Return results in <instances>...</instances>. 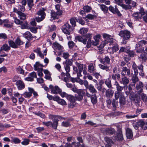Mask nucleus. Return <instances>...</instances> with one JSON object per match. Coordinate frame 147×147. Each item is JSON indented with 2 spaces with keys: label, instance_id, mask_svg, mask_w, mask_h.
<instances>
[{
  "label": "nucleus",
  "instance_id": "3",
  "mask_svg": "<svg viewBox=\"0 0 147 147\" xmlns=\"http://www.w3.org/2000/svg\"><path fill=\"white\" fill-rule=\"evenodd\" d=\"M74 29L68 23H66L63 26L62 30L65 34L69 35L72 33Z\"/></svg>",
  "mask_w": 147,
  "mask_h": 147
},
{
  "label": "nucleus",
  "instance_id": "9",
  "mask_svg": "<svg viewBox=\"0 0 147 147\" xmlns=\"http://www.w3.org/2000/svg\"><path fill=\"white\" fill-rule=\"evenodd\" d=\"M119 82L125 86H127L129 82V79L125 76H121V78L119 80Z\"/></svg>",
  "mask_w": 147,
  "mask_h": 147
},
{
  "label": "nucleus",
  "instance_id": "19",
  "mask_svg": "<svg viewBox=\"0 0 147 147\" xmlns=\"http://www.w3.org/2000/svg\"><path fill=\"white\" fill-rule=\"evenodd\" d=\"M104 89L106 90L105 94L106 97L107 98H111L113 96L114 91L110 89H108L107 90L105 88Z\"/></svg>",
  "mask_w": 147,
  "mask_h": 147
},
{
  "label": "nucleus",
  "instance_id": "44",
  "mask_svg": "<svg viewBox=\"0 0 147 147\" xmlns=\"http://www.w3.org/2000/svg\"><path fill=\"white\" fill-rule=\"evenodd\" d=\"M16 71L17 72L20 74H24V70L21 68L20 66L18 67H17L16 69Z\"/></svg>",
  "mask_w": 147,
  "mask_h": 147
},
{
  "label": "nucleus",
  "instance_id": "59",
  "mask_svg": "<svg viewBox=\"0 0 147 147\" xmlns=\"http://www.w3.org/2000/svg\"><path fill=\"white\" fill-rule=\"evenodd\" d=\"M29 90L30 91H31V92L32 94V93L33 94L34 96L36 97L38 96L37 92L35 91L33 88H29Z\"/></svg>",
  "mask_w": 147,
  "mask_h": 147
},
{
  "label": "nucleus",
  "instance_id": "53",
  "mask_svg": "<svg viewBox=\"0 0 147 147\" xmlns=\"http://www.w3.org/2000/svg\"><path fill=\"white\" fill-rule=\"evenodd\" d=\"M76 93H77L78 95L81 96L83 97L85 94L84 90L82 89H78Z\"/></svg>",
  "mask_w": 147,
  "mask_h": 147
},
{
  "label": "nucleus",
  "instance_id": "52",
  "mask_svg": "<svg viewBox=\"0 0 147 147\" xmlns=\"http://www.w3.org/2000/svg\"><path fill=\"white\" fill-rule=\"evenodd\" d=\"M23 95L25 98H30L32 95L31 91L25 92L23 94Z\"/></svg>",
  "mask_w": 147,
  "mask_h": 147
},
{
  "label": "nucleus",
  "instance_id": "51",
  "mask_svg": "<svg viewBox=\"0 0 147 147\" xmlns=\"http://www.w3.org/2000/svg\"><path fill=\"white\" fill-rule=\"evenodd\" d=\"M30 140L28 139H24L23 141L21 142V144L24 145H27L29 144Z\"/></svg>",
  "mask_w": 147,
  "mask_h": 147
},
{
  "label": "nucleus",
  "instance_id": "37",
  "mask_svg": "<svg viewBox=\"0 0 147 147\" xmlns=\"http://www.w3.org/2000/svg\"><path fill=\"white\" fill-rule=\"evenodd\" d=\"M11 142L15 144H18L20 143L21 140L18 138L16 137H12Z\"/></svg>",
  "mask_w": 147,
  "mask_h": 147
},
{
  "label": "nucleus",
  "instance_id": "55",
  "mask_svg": "<svg viewBox=\"0 0 147 147\" xmlns=\"http://www.w3.org/2000/svg\"><path fill=\"white\" fill-rule=\"evenodd\" d=\"M42 123L43 125H45L48 127L51 126V125L52 124V122L51 121H48L46 122H43Z\"/></svg>",
  "mask_w": 147,
  "mask_h": 147
},
{
  "label": "nucleus",
  "instance_id": "58",
  "mask_svg": "<svg viewBox=\"0 0 147 147\" xmlns=\"http://www.w3.org/2000/svg\"><path fill=\"white\" fill-rule=\"evenodd\" d=\"M128 55L130 57H132L134 56V52L133 51H129L126 52Z\"/></svg>",
  "mask_w": 147,
  "mask_h": 147
},
{
  "label": "nucleus",
  "instance_id": "40",
  "mask_svg": "<svg viewBox=\"0 0 147 147\" xmlns=\"http://www.w3.org/2000/svg\"><path fill=\"white\" fill-rule=\"evenodd\" d=\"M75 63L76 65L78 67L79 71H83V65L77 62H76Z\"/></svg>",
  "mask_w": 147,
  "mask_h": 147
},
{
  "label": "nucleus",
  "instance_id": "32",
  "mask_svg": "<svg viewBox=\"0 0 147 147\" xmlns=\"http://www.w3.org/2000/svg\"><path fill=\"white\" fill-rule=\"evenodd\" d=\"M139 126L141 127L142 129H146L147 126V122L144 121H141L139 123Z\"/></svg>",
  "mask_w": 147,
  "mask_h": 147
},
{
  "label": "nucleus",
  "instance_id": "24",
  "mask_svg": "<svg viewBox=\"0 0 147 147\" xmlns=\"http://www.w3.org/2000/svg\"><path fill=\"white\" fill-rule=\"evenodd\" d=\"M87 89H88L90 92L92 94H94L97 92V90L92 84H90Z\"/></svg>",
  "mask_w": 147,
  "mask_h": 147
},
{
  "label": "nucleus",
  "instance_id": "5",
  "mask_svg": "<svg viewBox=\"0 0 147 147\" xmlns=\"http://www.w3.org/2000/svg\"><path fill=\"white\" fill-rule=\"evenodd\" d=\"M145 13L144 9L141 7L139 12H135L133 14V17L135 20H139L141 19Z\"/></svg>",
  "mask_w": 147,
  "mask_h": 147
},
{
  "label": "nucleus",
  "instance_id": "1",
  "mask_svg": "<svg viewBox=\"0 0 147 147\" xmlns=\"http://www.w3.org/2000/svg\"><path fill=\"white\" fill-rule=\"evenodd\" d=\"M100 38L94 37L93 40L92 41L90 37H75V39L82 42L84 44L87 43V47L89 48L91 45L96 46L98 45Z\"/></svg>",
  "mask_w": 147,
  "mask_h": 147
},
{
  "label": "nucleus",
  "instance_id": "43",
  "mask_svg": "<svg viewBox=\"0 0 147 147\" xmlns=\"http://www.w3.org/2000/svg\"><path fill=\"white\" fill-rule=\"evenodd\" d=\"M131 86V85H129L128 87V90L126 91L125 92L126 94L127 95H129L130 94H132L133 93H134L132 91V88Z\"/></svg>",
  "mask_w": 147,
  "mask_h": 147
},
{
  "label": "nucleus",
  "instance_id": "14",
  "mask_svg": "<svg viewBox=\"0 0 147 147\" xmlns=\"http://www.w3.org/2000/svg\"><path fill=\"white\" fill-rule=\"evenodd\" d=\"M16 84L18 89L19 90L23 89L25 87L24 82L21 80L17 81L16 82Z\"/></svg>",
  "mask_w": 147,
  "mask_h": 147
},
{
  "label": "nucleus",
  "instance_id": "21",
  "mask_svg": "<svg viewBox=\"0 0 147 147\" xmlns=\"http://www.w3.org/2000/svg\"><path fill=\"white\" fill-rule=\"evenodd\" d=\"M130 32L127 30L121 31L119 33V35L121 36V37H122V36H123V37H125L127 36H129V37H130Z\"/></svg>",
  "mask_w": 147,
  "mask_h": 147
},
{
  "label": "nucleus",
  "instance_id": "7",
  "mask_svg": "<svg viewBox=\"0 0 147 147\" xmlns=\"http://www.w3.org/2000/svg\"><path fill=\"white\" fill-rule=\"evenodd\" d=\"M129 96L131 101L137 103L140 102V96L138 94L133 93Z\"/></svg>",
  "mask_w": 147,
  "mask_h": 147
},
{
  "label": "nucleus",
  "instance_id": "4",
  "mask_svg": "<svg viewBox=\"0 0 147 147\" xmlns=\"http://www.w3.org/2000/svg\"><path fill=\"white\" fill-rule=\"evenodd\" d=\"M100 131L103 134L109 136L114 134L116 132L115 129L111 127L102 128L100 129Z\"/></svg>",
  "mask_w": 147,
  "mask_h": 147
},
{
  "label": "nucleus",
  "instance_id": "16",
  "mask_svg": "<svg viewBox=\"0 0 147 147\" xmlns=\"http://www.w3.org/2000/svg\"><path fill=\"white\" fill-rule=\"evenodd\" d=\"M62 13V11H59L57 12L54 11H52L51 13V17L53 19H58L59 16L61 15Z\"/></svg>",
  "mask_w": 147,
  "mask_h": 147
},
{
  "label": "nucleus",
  "instance_id": "20",
  "mask_svg": "<svg viewBox=\"0 0 147 147\" xmlns=\"http://www.w3.org/2000/svg\"><path fill=\"white\" fill-rule=\"evenodd\" d=\"M126 135L127 139H131L133 136L131 130L129 128H127L126 130Z\"/></svg>",
  "mask_w": 147,
  "mask_h": 147
},
{
  "label": "nucleus",
  "instance_id": "26",
  "mask_svg": "<svg viewBox=\"0 0 147 147\" xmlns=\"http://www.w3.org/2000/svg\"><path fill=\"white\" fill-rule=\"evenodd\" d=\"M49 118L50 119H54L55 120V119H64V118L59 115H53L52 114H49Z\"/></svg>",
  "mask_w": 147,
  "mask_h": 147
},
{
  "label": "nucleus",
  "instance_id": "38",
  "mask_svg": "<svg viewBox=\"0 0 147 147\" xmlns=\"http://www.w3.org/2000/svg\"><path fill=\"white\" fill-rule=\"evenodd\" d=\"M98 66L101 69L105 70L107 71H108L109 70V67L107 65L99 64L98 65Z\"/></svg>",
  "mask_w": 147,
  "mask_h": 147
},
{
  "label": "nucleus",
  "instance_id": "56",
  "mask_svg": "<svg viewBox=\"0 0 147 147\" xmlns=\"http://www.w3.org/2000/svg\"><path fill=\"white\" fill-rule=\"evenodd\" d=\"M61 124L62 126L65 127H67L71 126V124L68 121L63 122Z\"/></svg>",
  "mask_w": 147,
  "mask_h": 147
},
{
  "label": "nucleus",
  "instance_id": "30",
  "mask_svg": "<svg viewBox=\"0 0 147 147\" xmlns=\"http://www.w3.org/2000/svg\"><path fill=\"white\" fill-rule=\"evenodd\" d=\"M98 5L100 6V9L102 10L105 13H107L108 12V7L104 5Z\"/></svg>",
  "mask_w": 147,
  "mask_h": 147
},
{
  "label": "nucleus",
  "instance_id": "11",
  "mask_svg": "<svg viewBox=\"0 0 147 147\" xmlns=\"http://www.w3.org/2000/svg\"><path fill=\"white\" fill-rule=\"evenodd\" d=\"M144 84L141 82H139L136 85V91L138 94L143 93Z\"/></svg>",
  "mask_w": 147,
  "mask_h": 147
},
{
  "label": "nucleus",
  "instance_id": "34",
  "mask_svg": "<svg viewBox=\"0 0 147 147\" xmlns=\"http://www.w3.org/2000/svg\"><path fill=\"white\" fill-rule=\"evenodd\" d=\"M118 101L116 100L113 99L111 105H112V107L113 108V110H115L116 107L118 106Z\"/></svg>",
  "mask_w": 147,
  "mask_h": 147
},
{
  "label": "nucleus",
  "instance_id": "2",
  "mask_svg": "<svg viewBox=\"0 0 147 147\" xmlns=\"http://www.w3.org/2000/svg\"><path fill=\"white\" fill-rule=\"evenodd\" d=\"M24 42L22 41L19 37H17L14 42L12 40L8 41V43L10 47L14 49L18 48L19 46L23 45Z\"/></svg>",
  "mask_w": 147,
  "mask_h": 147
},
{
  "label": "nucleus",
  "instance_id": "49",
  "mask_svg": "<svg viewBox=\"0 0 147 147\" xmlns=\"http://www.w3.org/2000/svg\"><path fill=\"white\" fill-rule=\"evenodd\" d=\"M28 5L30 8L29 10H31L32 7L33 6V0H27Z\"/></svg>",
  "mask_w": 147,
  "mask_h": 147
},
{
  "label": "nucleus",
  "instance_id": "63",
  "mask_svg": "<svg viewBox=\"0 0 147 147\" xmlns=\"http://www.w3.org/2000/svg\"><path fill=\"white\" fill-rule=\"evenodd\" d=\"M29 76L32 78L33 79L34 78H36L37 76L36 74V72L34 71L30 73L29 75Z\"/></svg>",
  "mask_w": 147,
  "mask_h": 147
},
{
  "label": "nucleus",
  "instance_id": "31",
  "mask_svg": "<svg viewBox=\"0 0 147 147\" xmlns=\"http://www.w3.org/2000/svg\"><path fill=\"white\" fill-rule=\"evenodd\" d=\"M10 49V47L7 44L3 45L1 47L0 49V51L4 50L6 51H7Z\"/></svg>",
  "mask_w": 147,
  "mask_h": 147
},
{
  "label": "nucleus",
  "instance_id": "18",
  "mask_svg": "<svg viewBox=\"0 0 147 147\" xmlns=\"http://www.w3.org/2000/svg\"><path fill=\"white\" fill-rule=\"evenodd\" d=\"M44 66L42 64H40L39 62H36L34 65V69L35 71H38L42 70V67Z\"/></svg>",
  "mask_w": 147,
  "mask_h": 147
},
{
  "label": "nucleus",
  "instance_id": "60",
  "mask_svg": "<svg viewBox=\"0 0 147 147\" xmlns=\"http://www.w3.org/2000/svg\"><path fill=\"white\" fill-rule=\"evenodd\" d=\"M4 24H3V26L4 27H7V28H11L12 27V25L10 24H7L5 23H7L8 22V21L7 20H5L4 21Z\"/></svg>",
  "mask_w": 147,
  "mask_h": 147
},
{
  "label": "nucleus",
  "instance_id": "35",
  "mask_svg": "<svg viewBox=\"0 0 147 147\" xmlns=\"http://www.w3.org/2000/svg\"><path fill=\"white\" fill-rule=\"evenodd\" d=\"M147 55L144 53H142L140 56L139 58L142 60V62H146L147 59Z\"/></svg>",
  "mask_w": 147,
  "mask_h": 147
},
{
  "label": "nucleus",
  "instance_id": "57",
  "mask_svg": "<svg viewBox=\"0 0 147 147\" xmlns=\"http://www.w3.org/2000/svg\"><path fill=\"white\" fill-rule=\"evenodd\" d=\"M58 104L61 105H66L67 103L63 99L60 98L58 102Z\"/></svg>",
  "mask_w": 147,
  "mask_h": 147
},
{
  "label": "nucleus",
  "instance_id": "41",
  "mask_svg": "<svg viewBox=\"0 0 147 147\" xmlns=\"http://www.w3.org/2000/svg\"><path fill=\"white\" fill-rule=\"evenodd\" d=\"M72 147H84V145H80L79 142H73L72 143Z\"/></svg>",
  "mask_w": 147,
  "mask_h": 147
},
{
  "label": "nucleus",
  "instance_id": "23",
  "mask_svg": "<svg viewBox=\"0 0 147 147\" xmlns=\"http://www.w3.org/2000/svg\"><path fill=\"white\" fill-rule=\"evenodd\" d=\"M88 70L89 72L90 73H94L96 71V68L93 65V63H90L88 66Z\"/></svg>",
  "mask_w": 147,
  "mask_h": 147
},
{
  "label": "nucleus",
  "instance_id": "15",
  "mask_svg": "<svg viewBox=\"0 0 147 147\" xmlns=\"http://www.w3.org/2000/svg\"><path fill=\"white\" fill-rule=\"evenodd\" d=\"M115 40L112 37L110 38V37H107V38L103 42V45L104 46L106 45L109 44V45H114L113 44L114 42V40Z\"/></svg>",
  "mask_w": 147,
  "mask_h": 147
},
{
  "label": "nucleus",
  "instance_id": "25",
  "mask_svg": "<svg viewBox=\"0 0 147 147\" xmlns=\"http://www.w3.org/2000/svg\"><path fill=\"white\" fill-rule=\"evenodd\" d=\"M59 121V119H55V120H54L53 121V123H52L51 127L55 130L57 129V127L58 125Z\"/></svg>",
  "mask_w": 147,
  "mask_h": 147
},
{
  "label": "nucleus",
  "instance_id": "10",
  "mask_svg": "<svg viewBox=\"0 0 147 147\" xmlns=\"http://www.w3.org/2000/svg\"><path fill=\"white\" fill-rule=\"evenodd\" d=\"M49 88L51 90V92L52 93L56 94H59L61 92V90L57 86H55V87L51 85L49 86Z\"/></svg>",
  "mask_w": 147,
  "mask_h": 147
},
{
  "label": "nucleus",
  "instance_id": "64",
  "mask_svg": "<svg viewBox=\"0 0 147 147\" xmlns=\"http://www.w3.org/2000/svg\"><path fill=\"white\" fill-rule=\"evenodd\" d=\"M14 22L17 24H22L23 23L22 21H20L19 19H17L16 18H14Z\"/></svg>",
  "mask_w": 147,
  "mask_h": 147
},
{
  "label": "nucleus",
  "instance_id": "36",
  "mask_svg": "<svg viewBox=\"0 0 147 147\" xmlns=\"http://www.w3.org/2000/svg\"><path fill=\"white\" fill-rule=\"evenodd\" d=\"M136 50L137 53H140L142 52V51L144 50V48H142V46L140 45L139 44H137L136 45Z\"/></svg>",
  "mask_w": 147,
  "mask_h": 147
},
{
  "label": "nucleus",
  "instance_id": "61",
  "mask_svg": "<svg viewBox=\"0 0 147 147\" xmlns=\"http://www.w3.org/2000/svg\"><path fill=\"white\" fill-rule=\"evenodd\" d=\"M70 55L67 52H65L63 53V57L65 59H67L69 57Z\"/></svg>",
  "mask_w": 147,
  "mask_h": 147
},
{
  "label": "nucleus",
  "instance_id": "50",
  "mask_svg": "<svg viewBox=\"0 0 147 147\" xmlns=\"http://www.w3.org/2000/svg\"><path fill=\"white\" fill-rule=\"evenodd\" d=\"M53 45L55 49L58 50H60L62 49V46L57 43L55 42L53 44Z\"/></svg>",
  "mask_w": 147,
  "mask_h": 147
},
{
  "label": "nucleus",
  "instance_id": "8",
  "mask_svg": "<svg viewBox=\"0 0 147 147\" xmlns=\"http://www.w3.org/2000/svg\"><path fill=\"white\" fill-rule=\"evenodd\" d=\"M109 10L113 13L117 14L119 16L122 15L117 8V6L116 5L114 7L111 5L109 7Z\"/></svg>",
  "mask_w": 147,
  "mask_h": 147
},
{
  "label": "nucleus",
  "instance_id": "29",
  "mask_svg": "<svg viewBox=\"0 0 147 147\" xmlns=\"http://www.w3.org/2000/svg\"><path fill=\"white\" fill-rule=\"evenodd\" d=\"M105 83L109 88H112L111 81L109 78L105 79Z\"/></svg>",
  "mask_w": 147,
  "mask_h": 147
},
{
  "label": "nucleus",
  "instance_id": "62",
  "mask_svg": "<svg viewBox=\"0 0 147 147\" xmlns=\"http://www.w3.org/2000/svg\"><path fill=\"white\" fill-rule=\"evenodd\" d=\"M91 7L87 5L84 7L83 9L85 11L88 12L90 11L91 9Z\"/></svg>",
  "mask_w": 147,
  "mask_h": 147
},
{
  "label": "nucleus",
  "instance_id": "13",
  "mask_svg": "<svg viewBox=\"0 0 147 147\" xmlns=\"http://www.w3.org/2000/svg\"><path fill=\"white\" fill-rule=\"evenodd\" d=\"M13 11L16 13L19 16V17L20 20H24L26 19V15L21 11H19L17 10V9L14 8H13Z\"/></svg>",
  "mask_w": 147,
  "mask_h": 147
},
{
  "label": "nucleus",
  "instance_id": "12",
  "mask_svg": "<svg viewBox=\"0 0 147 147\" xmlns=\"http://www.w3.org/2000/svg\"><path fill=\"white\" fill-rule=\"evenodd\" d=\"M121 74L123 76H125L126 75L129 77L131 76L130 69L126 67H123Z\"/></svg>",
  "mask_w": 147,
  "mask_h": 147
},
{
  "label": "nucleus",
  "instance_id": "54",
  "mask_svg": "<svg viewBox=\"0 0 147 147\" xmlns=\"http://www.w3.org/2000/svg\"><path fill=\"white\" fill-rule=\"evenodd\" d=\"M131 80L132 82H138L139 80L137 75H133L132 76Z\"/></svg>",
  "mask_w": 147,
  "mask_h": 147
},
{
  "label": "nucleus",
  "instance_id": "6",
  "mask_svg": "<svg viewBox=\"0 0 147 147\" xmlns=\"http://www.w3.org/2000/svg\"><path fill=\"white\" fill-rule=\"evenodd\" d=\"M38 15L39 16L36 17L35 18L36 21L37 22H40L42 21L45 18V14L44 11L42 10H40L37 13Z\"/></svg>",
  "mask_w": 147,
  "mask_h": 147
},
{
  "label": "nucleus",
  "instance_id": "17",
  "mask_svg": "<svg viewBox=\"0 0 147 147\" xmlns=\"http://www.w3.org/2000/svg\"><path fill=\"white\" fill-rule=\"evenodd\" d=\"M100 62L102 64H104L106 63L107 64L110 63V59L108 56H106L104 58H100L99 59Z\"/></svg>",
  "mask_w": 147,
  "mask_h": 147
},
{
  "label": "nucleus",
  "instance_id": "27",
  "mask_svg": "<svg viewBox=\"0 0 147 147\" xmlns=\"http://www.w3.org/2000/svg\"><path fill=\"white\" fill-rule=\"evenodd\" d=\"M137 68L140 71V72H139V75L142 76H143L144 75V74L143 72V65L142 64H141L137 66Z\"/></svg>",
  "mask_w": 147,
  "mask_h": 147
},
{
  "label": "nucleus",
  "instance_id": "48",
  "mask_svg": "<svg viewBox=\"0 0 147 147\" xmlns=\"http://www.w3.org/2000/svg\"><path fill=\"white\" fill-rule=\"evenodd\" d=\"M106 100L107 105L109 108H111L112 107L111 105L112 104V100L111 98H108Z\"/></svg>",
  "mask_w": 147,
  "mask_h": 147
},
{
  "label": "nucleus",
  "instance_id": "47",
  "mask_svg": "<svg viewBox=\"0 0 147 147\" xmlns=\"http://www.w3.org/2000/svg\"><path fill=\"white\" fill-rule=\"evenodd\" d=\"M88 30L87 28H81L79 31V33L81 34H84L87 32Z\"/></svg>",
  "mask_w": 147,
  "mask_h": 147
},
{
  "label": "nucleus",
  "instance_id": "33",
  "mask_svg": "<svg viewBox=\"0 0 147 147\" xmlns=\"http://www.w3.org/2000/svg\"><path fill=\"white\" fill-rule=\"evenodd\" d=\"M111 78L113 80L115 81H116L117 78L119 80L120 78V75L118 73L113 74L111 75Z\"/></svg>",
  "mask_w": 147,
  "mask_h": 147
},
{
  "label": "nucleus",
  "instance_id": "28",
  "mask_svg": "<svg viewBox=\"0 0 147 147\" xmlns=\"http://www.w3.org/2000/svg\"><path fill=\"white\" fill-rule=\"evenodd\" d=\"M91 100L92 103L93 105L96 104L97 102V98L95 94H94L91 95Z\"/></svg>",
  "mask_w": 147,
  "mask_h": 147
},
{
  "label": "nucleus",
  "instance_id": "39",
  "mask_svg": "<svg viewBox=\"0 0 147 147\" xmlns=\"http://www.w3.org/2000/svg\"><path fill=\"white\" fill-rule=\"evenodd\" d=\"M70 102H76V97L75 96H73L71 95H69L67 97V98Z\"/></svg>",
  "mask_w": 147,
  "mask_h": 147
},
{
  "label": "nucleus",
  "instance_id": "42",
  "mask_svg": "<svg viewBox=\"0 0 147 147\" xmlns=\"http://www.w3.org/2000/svg\"><path fill=\"white\" fill-rule=\"evenodd\" d=\"M64 65L71 66L72 64V63L71 60L70 59H66L65 61L63 62Z\"/></svg>",
  "mask_w": 147,
  "mask_h": 147
},
{
  "label": "nucleus",
  "instance_id": "45",
  "mask_svg": "<svg viewBox=\"0 0 147 147\" xmlns=\"http://www.w3.org/2000/svg\"><path fill=\"white\" fill-rule=\"evenodd\" d=\"M140 96H141L142 97V99L143 100V101L145 102L146 103H147V97L146 95L144 93H142L141 94H139Z\"/></svg>",
  "mask_w": 147,
  "mask_h": 147
},
{
  "label": "nucleus",
  "instance_id": "22",
  "mask_svg": "<svg viewBox=\"0 0 147 147\" xmlns=\"http://www.w3.org/2000/svg\"><path fill=\"white\" fill-rule=\"evenodd\" d=\"M114 85L116 86L117 92H121L123 90V88L125 87L124 86H120L117 81H115Z\"/></svg>",
  "mask_w": 147,
  "mask_h": 147
},
{
  "label": "nucleus",
  "instance_id": "46",
  "mask_svg": "<svg viewBox=\"0 0 147 147\" xmlns=\"http://www.w3.org/2000/svg\"><path fill=\"white\" fill-rule=\"evenodd\" d=\"M121 7L125 9H129L131 8V6L129 5H126L125 4H123L122 3L120 5Z\"/></svg>",
  "mask_w": 147,
  "mask_h": 147
}]
</instances>
